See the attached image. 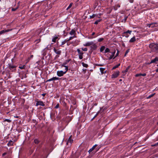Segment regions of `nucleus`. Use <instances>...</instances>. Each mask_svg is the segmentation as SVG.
<instances>
[{"label":"nucleus","mask_w":158,"mask_h":158,"mask_svg":"<svg viewBox=\"0 0 158 158\" xmlns=\"http://www.w3.org/2000/svg\"><path fill=\"white\" fill-rule=\"evenodd\" d=\"M149 47L152 51L158 52V44L152 43L149 44Z\"/></svg>","instance_id":"nucleus-1"},{"label":"nucleus","mask_w":158,"mask_h":158,"mask_svg":"<svg viewBox=\"0 0 158 158\" xmlns=\"http://www.w3.org/2000/svg\"><path fill=\"white\" fill-rule=\"evenodd\" d=\"M115 52V50H114L112 52H110L108 53H107L106 55V56L108 60H110L112 59L114 56Z\"/></svg>","instance_id":"nucleus-2"},{"label":"nucleus","mask_w":158,"mask_h":158,"mask_svg":"<svg viewBox=\"0 0 158 158\" xmlns=\"http://www.w3.org/2000/svg\"><path fill=\"white\" fill-rule=\"evenodd\" d=\"M92 45H93V46L94 47H96V45L95 44L93 41L88 42L83 44L84 46L86 47Z\"/></svg>","instance_id":"nucleus-3"},{"label":"nucleus","mask_w":158,"mask_h":158,"mask_svg":"<svg viewBox=\"0 0 158 158\" xmlns=\"http://www.w3.org/2000/svg\"><path fill=\"white\" fill-rule=\"evenodd\" d=\"M77 50L78 52V55H79V59L80 60L82 59L83 58V55L84 53L82 51H81L79 49H77Z\"/></svg>","instance_id":"nucleus-4"},{"label":"nucleus","mask_w":158,"mask_h":158,"mask_svg":"<svg viewBox=\"0 0 158 158\" xmlns=\"http://www.w3.org/2000/svg\"><path fill=\"white\" fill-rule=\"evenodd\" d=\"M67 71H65L64 72L63 71H58L57 72V75L59 77H61L63 76V75L65 74Z\"/></svg>","instance_id":"nucleus-5"},{"label":"nucleus","mask_w":158,"mask_h":158,"mask_svg":"<svg viewBox=\"0 0 158 158\" xmlns=\"http://www.w3.org/2000/svg\"><path fill=\"white\" fill-rule=\"evenodd\" d=\"M120 72L118 71H116L111 75V78H115L117 77L119 74Z\"/></svg>","instance_id":"nucleus-6"},{"label":"nucleus","mask_w":158,"mask_h":158,"mask_svg":"<svg viewBox=\"0 0 158 158\" xmlns=\"http://www.w3.org/2000/svg\"><path fill=\"white\" fill-rule=\"evenodd\" d=\"M8 65V68L10 70L12 71H14L16 70V66L11 64H9Z\"/></svg>","instance_id":"nucleus-7"},{"label":"nucleus","mask_w":158,"mask_h":158,"mask_svg":"<svg viewBox=\"0 0 158 158\" xmlns=\"http://www.w3.org/2000/svg\"><path fill=\"white\" fill-rule=\"evenodd\" d=\"M131 32V31H130L128 30L127 31L124 32L123 33V35L126 37L127 38L129 36V35L128 34H129V35H130Z\"/></svg>","instance_id":"nucleus-8"},{"label":"nucleus","mask_w":158,"mask_h":158,"mask_svg":"<svg viewBox=\"0 0 158 158\" xmlns=\"http://www.w3.org/2000/svg\"><path fill=\"white\" fill-rule=\"evenodd\" d=\"M54 52L57 54L60 55L61 54V51L59 49H56L55 48L53 49Z\"/></svg>","instance_id":"nucleus-9"},{"label":"nucleus","mask_w":158,"mask_h":158,"mask_svg":"<svg viewBox=\"0 0 158 158\" xmlns=\"http://www.w3.org/2000/svg\"><path fill=\"white\" fill-rule=\"evenodd\" d=\"M39 105L44 106H45V104L42 101H38L36 103V106H38Z\"/></svg>","instance_id":"nucleus-10"},{"label":"nucleus","mask_w":158,"mask_h":158,"mask_svg":"<svg viewBox=\"0 0 158 158\" xmlns=\"http://www.w3.org/2000/svg\"><path fill=\"white\" fill-rule=\"evenodd\" d=\"M69 34L71 36H76V31L73 29H72L69 32Z\"/></svg>","instance_id":"nucleus-11"},{"label":"nucleus","mask_w":158,"mask_h":158,"mask_svg":"<svg viewBox=\"0 0 158 158\" xmlns=\"http://www.w3.org/2000/svg\"><path fill=\"white\" fill-rule=\"evenodd\" d=\"M80 41L79 40H75V41H72V43L73 44L74 46H75L78 44L79 43Z\"/></svg>","instance_id":"nucleus-12"},{"label":"nucleus","mask_w":158,"mask_h":158,"mask_svg":"<svg viewBox=\"0 0 158 158\" xmlns=\"http://www.w3.org/2000/svg\"><path fill=\"white\" fill-rule=\"evenodd\" d=\"M12 30V29H4L1 31H0V35L5 33L9 31H10Z\"/></svg>","instance_id":"nucleus-13"},{"label":"nucleus","mask_w":158,"mask_h":158,"mask_svg":"<svg viewBox=\"0 0 158 158\" xmlns=\"http://www.w3.org/2000/svg\"><path fill=\"white\" fill-rule=\"evenodd\" d=\"M60 79V78L59 77H54L52 78L49 79L47 80V81H52L53 80H59Z\"/></svg>","instance_id":"nucleus-14"},{"label":"nucleus","mask_w":158,"mask_h":158,"mask_svg":"<svg viewBox=\"0 0 158 158\" xmlns=\"http://www.w3.org/2000/svg\"><path fill=\"white\" fill-rule=\"evenodd\" d=\"M158 61V57H156L154 59L152 60L149 64L153 63H156V62Z\"/></svg>","instance_id":"nucleus-15"},{"label":"nucleus","mask_w":158,"mask_h":158,"mask_svg":"<svg viewBox=\"0 0 158 158\" xmlns=\"http://www.w3.org/2000/svg\"><path fill=\"white\" fill-rule=\"evenodd\" d=\"M72 135H71L69 138L66 143L67 144H68L69 143H70V144H71L73 142V140L72 139Z\"/></svg>","instance_id":"nucleus-16"},{"label":"nucleus","mask_w":158,"mask_h":158,"mask_svg":"<svg viewBox=\"0 0 158 158\" xmlns=\"http://www.w3.org/2000/svg\"><path fill=\"white\" fill-rule=\"evenodd\" d=\"M105 68H100V70L101 73V74L102 75L103 74L106 73V71H105Z\"/></svg>","instance_id":"nucleus-17"},{"label":"nucleus","mask_w":158,"mask_h":158,"mask_svg":"<svg viewBox=\"0 0 158 158\" xmlns=\"http://www.w3.org/2000/svg\"><path fill=\"white\" fill-rule=\"evenodd\" d=\"M136 38L135 36H134L133 37L131 38L129 40V42L131 43H133L136 41Z\"/></svg>","instance_id":"nucleus-18"},{"label":"nucleus","mask_w":158,"mask_h":158,"mask_svg":"<svg viewBox=\"0 0 158 158\" xmlns=\"http://www.w3.org/2000/svg\"><path fill=\"white\" fill-rule=\"evenodd\" d=\"M58 38V36H54L52 37V42L55 43L56 42V40Z\"/></svg>","instance_id":"nucleus-19"},{"label":"nucleus","mask_w":158,"mask_h":158,"mask_svg":"<svg viewBox=\"0 0 158 158\" xmlns=\"http://www.w3.org/2000/svg\"><path fill=\"white\" fill-rule=\"evenodd\" d=\"M97 146V144H95L91 148H90L88 151V152L90 153V152H92L95 148V147Z\"/></svg>","instance_id":"nucleus-20"},{"label":"nucleus","mask_w":158,"mask_h":158,"mask_svg":"<svg viewBox=\"0 0 158 158\" xmlns=\"http://www.w3.org/2000/svg\"><path fill=\"white\" fill-rule=\"evenodd\" d=\"M13 142L11 140H10L9 141L7 145L8 146H11L13 145Z\"/></svg>","instance_id":"nucleus-21"},{"label":"nucleus","mask_w":158,"mask_h":158,"mask_svg":"<svg viewBox=\"0 0 158 158\" xmlns=\"http://www.w3.org/2000/svg\"><path fill=\"white\" fill-rule=\"evenodd\" d=\"M65 64H64V63H63L61 65V67H65V70L66 71H67L68 70V67L65 66Z\"/></svg>","instance_id":"nucleus-22"},{"label":"nucleus","mask_w":158,"mask_h":158,"mask_svg":"<svg viewBox=\"0 0 158 158\" xmlns=\"http://www.w3.org/2000/svg\"><path fill=\"white\" fill-rule=\"evenodd\" d=\"M158 23H151V27L153 28L154 27H156V25Z\"/></svg>","instance_id":"nucleus-23"},{"label":"nucleus","mask_w":158,"mask_h":158,"mask_svg":"<svg viewBox=\"0 0 158 158\" xmlns=\"http://www.w3.org/2000/svg\"><path fill=\"white\" fill-rule=\"evenodd\" d=\"M40 141L37 139H34V143L36 144H38L40 142Z\"/></svg>","instance_id":"nucleus-24"},{"label":"nucleus","mask_w":158,"mask_h":158,"mask_svg":"<svg viewBox=\"0 0 158 158\" xmlns=\"http://www.w3.org/2000/svg\"><path fill=\"white\" fill-rule=\"evenodd\" d=\"M76 37H77L76 36H72L70 37L69 38V39L68 40H67L68 41H69L72 40V39H73V38H76Z\"/></svg>","instance_id":"nucleus-25"},{"label":"nucleus","mask_w":158,"mask_h":158,"mask_svg":"<svg viewBox=\"0 0 158 158\" xmlns=\"http://www.w3.org/2000/svg\"><path fill=\"white\" fill-rule=\"evenodd\" d=\"M120 65V63L118 64L117 65L114 66L112 69V70H114L115 69L117 68L118 66H119Z\"/></svg>","instance_id":"nucleus-26"},{"label":"nucleus","mask_w":158,"mask_h":158,"mask_svg":"<svg viewBox=\"0 0 158 158\" xmlns=\"http://www.w3.org/2000/svg\"><path fill=\"white\" fill-rule=\"evenodd\" d=\"M73 3L72 2H71V3L69 5V6H68V7L66 9V10H69V9L70 8H71V7L73 5Z\"/></svg>","instance_id":"nucleus-27"},{"label":"nucleus","mask_w":158,"mask_h":158,"mask_svg":"<svg viewBox=\"0 0 158 158\" xmlns=\"http://www.w3.org/2000/svg\"><path fill=\"white\" fill-rule=\"evenodd\" d=\"M105 49V47L104 46H102L100 49V51L101 52H102Z\"/></svg>","instance_id":"nucleus-28"},{"label":"nucleus","mask_w":158,"mask_h":158,"mask_svg":"<svg viewBox=\"0 0 158 158\" xmlns=\"http://www.w3.org/2000/svg\"><path fill=\"white\" fill-rule=\"evenodd\" d=\"M110 52V49L108 48H106L105 50L104 53H106L107 52Z\"/></svg>","instance_id":"nucleus-29"},{"label":"nucleus","mask_w":158,"mask_h":158,"mask_svg":"<svg viewBox=\"0 0 158 158\" xmlns=\"http://www.w3.org/2000/svg\"><path fill=\"white\" fill-rule=\"evenodd\" d=\"M82 66L84 67L87 68L88 66V65L87 64L85 63L84 62H82Z\"/></svg>","instance_id":"nucleus-30"},{"label":"nucleus","mask_w":158,"mask_h":158,"mask_svg":"<svg viewBox=\"0 0 158 158\" xmlns=\"http://www.w3.org/2000/svg\"><path fill=\"white\" fill-rule=\"evenodd\" d=\"M67 42H68L67 40H64V41L62 42L61 45H63Z\"/></svg>","instance_id":"nucleus-31"},{"label":"nucleus","mask_w":158,"mask_h":158,"mask_svg":"<svg viewBox=\"0 0 158 158\" xmlns=\"http://www.w3.org/2000/svg\"><path fill=\"white\" fill-rule=\"evenodd\" d=\"M70 60H65V61L64 63V64H65V65L68 64L69 62L70 61Z\"/></svg>","instance_id":"nucleus-32"},{"label":"nucleus","mask_w":158,"mask_h":158,"mask_svg":"<svg viewBox=\"0 0 158 158\" xmlns=\"http://www.w3.org/2000/svg\"><path fill=\"white\" fill-rule=\"evenodd\" d=\"M130 66H128L127 67L126 69L125 70V72H127L128 70L130 69Z\"/></svg>","instance_id":"nucleus-33"},{"label":"nucleus","mask_w":158,"mask_h":158,"mask_svg":"<svg viewBox=\"0 0 158 158\" xmlns=\"http://www.w3.org/2000/svg\"><path fill=\"white\" fill-rule=\"evenodd\" d=\"M103 40H104V39L103 38H99V39H98V41L99 42H101V41H102Z\"/></svg>","instance_id":"nucleus-34"},{"label":"nucleus","mask_w":158,"mask_h":158,"mask_svg":"<svg viewBox=\"0 0 158 158\" xmlns=\"http://www.w3.org/2000/svg\"><path fill=\"white\" fill-rule=\"evenodd\" d=\"M19 68L21 69H24L25 68V65H22L21 66H19Z\"/></svg>","instance_id":"nucleus-35"},{"label":"nucleus","mask_w":158,"mask_h":158,"mask_svg":"<svg viewBox=\"0 0 158 158\" xmlns=\"http://www.w3.org/2000/svg\"><path fill=\"white\" fill-rule=\"evenodd\" d=\"M129 52V49H127V51H126L125 52V54L124 55V56H126L127 54Z\"/></svg>","instance_id":"nucleus-36"},{"label":"nucleus","mask_w":158,"mask_h":158,"mask_svg":"<svg viewBox=\"0 0 158 158\" xmlns=\"http://www.w3.org/2000/svg\"><path fill=\"white\" fill-rule=\"evenodd\" d=\"M96 66H102L104 65L103 64H96Z\"/></svg>","instance_id":"nucleus-37"},{"label":"nucleus","mask_w":158,"mask_h":158,"mask_svg":"<svg viewBox=\"0 0 158 158\" xmlns=\"http://www.w3.org/2000/svg\"><path fill=\"white\" fill-rule=\"evenodd\" d=\"M141 75H142V73H141L137 74L135 75V76L136 77H138L140 76H142Z\"/></svg>","instance_id":"nucleus-38"},{"label":"nucleus","mask_w":158,"mask_h":158,"mask_svg":"<svg viewBox=\"0 0 158 158\" xmlns=\"http://www.w3.org/2000/svg\"><path fill=\"white\" fill-rule=\"evenodd\" d=\"M154 94H151V95L149 96L147 98H151V97H153L154 95Z\"/></svg>","instance_id":"nucleus-39"},{"label":"nucleus","mask_w":158,"mask_h":158,"mask_svg":"<svg viewBox=\"0 0 158 158\" xmlns=\"http://www.w3.org/2000/svg\"><path fill=\"white\" fill-rule=\"evenodd\" d=\"M95 15L94 14L93 15H92L90 16V19L93 18L95 16Z\"/></svg>","instance_id":"nucleus-40"},{"label":"nucleus","mask_w":158,"mask_h":158,"mask_svg":"<svg viewBox=\"0 0 158 158\" xmlns=\"http://www.w3.org/2000/svg\"><path fill=\"white\" fill-rule=\"evenodd\" d=\"M100 20H97V21H95V22H94V24H98V22H100Z\"/></svg>","instance_id":"nucleus-41"},{"label":"nucleus","mask_w":158,"mask_h":158,"mask_svg":"<svg viewBox=\"0 0 158 158\" xmlns=\"http://www.w3.org/2000/svg\"><path fill=\"white\" fill-rule=\"evenodd\" d=\"M59 104H57L56 106H55V108L56 109H57L59 108Z\"/></svg>","instance_id":"nucleus-42"},{"label":"nucleus","mask_w":158,"mask_h":158,"mask_svg":"<svg viewBox=\"0 0 158 158\" xmlns=\"http://www.w3.org/2000/svg\"><path fill=\"white\" fill-rule=\"evenodd\" d=\"M118 53H119V52L118 51L117 53L116 54L115 56L113 58V59H114L117 56H118Z\"/></svg>","instance_id":"nucleus-43"},{"label":"nucleus","mask_w":158,"mask_h":158,"mask_svg":"<svg viewBox=\"0 0 158 158\" xmlns=\"http://www.w3.org/2000/svg\"><path fill=\"white\" fill-rule=\"evenodd\" d=\"M82 49L84 51H86L87 50V48H82Z\"/></svg>","instance_id":"nucleus-44"},{"label":"nucleus","mask_w":158,"mask_h":158,"mask_svg":"<svg viewBox=\"0 0 158 158\" xmlns=\"http://www.w3.org/2000/svg\"><path fill=\"white\" fill-rule=\"evenodd\" d=\"M99 112H98L96 114V115L94 116V118H95L98 115Z\"/></svg>","instance_id":"nucleus-45"},{"label":"nucleus","mask_w":158,"mask_h":158,"mask_svg":"<svg viewBox=\"0 0 158 158\" xmlns=\"http://www.w3.org/2000/svg\"><path fill=\"white\" fill-rule=\"evenodd\" d=\"M4 121H7L8 122H10V120L8 119H6Z\"/></svg>","instance_id":"nucleus-46"},{"label":"nucleus","mask_w":158,"mask_h":158,"mask_svg":"<svg viewBox=\"0 0 158 158\" xmlns=\"http://www.w3.org/2000/svg\"><path fill=\"white\" fill-rule=\"evenodd\" d=\"M17 9V8H12V10L13 11H15Z\"/></svg>","instance_id":"nucleus-47"},{"label":"nucleus","mask_w":158,"mask_h":158,"mask_svg":"<svg viewBox=\"0 0 158 158\" xmlns=\"http://www.w3.org/2000/svg\"><path fill=\"white\" fill-rule=\"evenodd\" d=\"M147 26L148 27H151V23L150 24H148L147 25Z\"/></svg>","instance_id":"nucleus-48"},{"label":"nucleus","mask_w":158,"mask_h":158,"mask_svg":"<svg viewBox=\"0 0 158 158\" xmlns=\"http://www.w3.org/2000/svg\"><path fill=\"white\" fill-rule=\"evenodd\" d=\"M142 76H145L146 75V74L145 73H144L143 74H142Z\"/></svg>","instance_id":"nucleus-49"},{"label":"nucleus","mask_w":158,"mask_h":158,"mask_svg":"<svg viewBox=\"0 0 158 158\" xmlns=\"http://www.w3.org/2000/svg\"><path fill=\"white\" fill-rule=\"evenodd\" d=\"M6 152H4V153H3L2 154V156H5L6 155Z\"/></svg>","instance_id":"nucleus-50"},{"label":"nucleus","mask_w":158,"mask_h":158,"mask_svg":"<svg viewBox=\"0 0 158 158\" xmlns=\"http://www.w3.org/2000/svg\"><path fill=\"white\" fill-rule=\"evenodd\" d=\"M130 1V2H131V3H133L134 2V0H129Z\"/></svg>","instance_id":"nucleus-51"},{"label":"nucleus","mask_w":158,"mask_h":158,"mask_svg":"<svg viewBox=\"0 0 158 158\" xmlns=\"http://www.w3.org/2000/svg\"><path fill=\"white\" fill-rule=\"evenodd\" d=\"M46 95V94L44 93L42 94V95L44 97Z\"/></svg>","instance_id":"nucleus-52"},{"label":"nucleus","mask_w":158,"mask_h":158,"mask_svg":"<svg viewBox=\"0 0 158 158\" xmlns=\"http://www.w3.org/2000/svg\"><path fill=\"white\" fill-rule=\"evenodd\" d=\"M97 103H94V106H96L97 105Z\"/></svg>","instance_id":"nucleus-53"},{"label":"nucleus","mask_w":158,"mask_h":158,"mask_svg":"<svg viewBox=\"0 0 158 158\" xmlns=\"http://www.w3.org/2000/svg\"><path fill=\"white\" fill-rule=\"evenodd\" d=\"M33 55H31V56L30 57V58H30H30H33Z\"/></svg>","instance_id":"nucleus-54"},{"label":"nucleus","mask_w":158,"mask_h":158,"mask_svg":"<svg viewBox=\"0 0 158 158\" xmlns=\"http://www.w3.org/2000/svg\"><path fill=\"white\" fill-rule=\"evenodd\" d=\"M95 34V33L94 32H93L92 33V35H94V34Z\"/></svg>","instance_id":"nucleus-55"},{"label":"nucleus","mask_w":158,"mask_h":158,"mask_svg":"<svg viewBox=\"0 0 158 158\" xmlns=\"http://www.w3.org/2000/svg\"><path fill=\"white\" fill-rule=\"evenodd\" d=\"M93 38V37H88V38H89V39H92V38Z\"/></svg>","instance_id":"nucleus-56"},{"label":"nucleus","mask_w":158,"mask_h":158,"mask_svg":"<svg viewBox=\"0 0 158 158\" xmlns=\"http://www.w3.org/2000/svg\"><path fill=\"white\" fill-rule=\"evenodd\" d=\"M117 6H118V7H120V5H117Z\"/></svg>","instance_id":"nucleus-57"},{"label":"nucleus","mask_w":158,"mask_h":158,"mask_svg":"<svg viewBox=\"0 0 158 158\" xmlns=\"http://www.w3.org/2000/svg\"><path fill=\"white\" fill-rule=\"evenodd\" d=\"M56 57H59V56H58L56 55Z\"/></svg>","instance_id":"nucleus-58"},{"label":"nucleus","mask_w":158,"mask_h":158,"mask_svg":"<svg viewBox=\"0 0 158 158\" xmlns=\"http://www.w3.org/2000/svg\"><path fill=\"white\" fill-rule=\"evenodd\" d=\"M125 19V20H127V18H126V19Z\"/></svg>","instance_id":"nucleus-59"},{"label":"nucleus","mask_w":158,"mask_h":158,"mask_svg":"<svg viewBox=\"0 0 158 158\" xmlns=\"http://www.w3.org/2000/svg\"><path fill=\"white\" fill-rule=\"evenodd\" d=\"M122 81V80H121V79H120V80H119V81Z\"/></svg>","instance_id":"nucleus-60"},{"label":"nucleus","mask_w":158,"mask_h":158,"mask_svg":"<svg viewBox=\"0 0 158 158\" xmlns=\"http://www.w3.org/2000/svg\"><path fill=\"white\" fill-rule=\"evenodd\" d=\"M40 40H39V41L40 42Z\"/></svg>","instance_id":"nucleus-61"},{"label":"nucleus","mask_w":158,"mask_h":158,"mask_svg":"<svg viewBox=\"0 0 158 158\" xmlns=\"http://www.w3.org/2000/svg\"><path fill=\"white\" fill-rule=\"evenodd\" d=\"M157 124H158V122L157 123Z\"/></svg>","instance_id":"nucleus-62"}]
</instances>
